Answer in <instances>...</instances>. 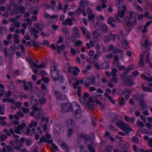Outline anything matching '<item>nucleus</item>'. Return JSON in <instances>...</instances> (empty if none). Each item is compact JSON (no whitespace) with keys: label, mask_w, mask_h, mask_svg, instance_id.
I'll return each mask as SVG.
<instances>
[{"label":"nucleus","mask_w":152,"mask_h":152,"mask_svg":"<svg viewBox=\"0 0 152 152\" xmlns=\"http://www.w3.org/2000/svg\"><path fill=\"white\" fill-rule=\"evenodd\" d=\"M92 35L93 38L96 39H98L99 37V33L96 31H93L92 33Z\"/></svg>","instance_id":"nucleus-45"},{"label":"nucleus","mask_w":152,"mask_h":152,"mask_svg":"<svg viewBox=\"0 0 152 152\" xmlns=\"http://www.w3.org/2000/svg\"><path fill=\"white\" fill-rule=\"evenodd\" d=\"M74 105L77 107V109H76L75 111L74 115L75 117L78 118H80L81 116V112L80 108V105L77 103H74Z\"/></svg>","instance_id":"nucleus-8"},{"label":"nucleus","mask_w":152,"mask_h":152,"mask_svg":"<svg viewBox=\"0 0 152 152\" xmlns=\"http://www.w3.org/2000/svg\"><path fill=\"white\" fill-rule=\"evenodd\" d=\"M80 28L82 31L83 34L85 35L87 38H89L90 37V36L88 34V32H86L87 31V29L83 27H81Z\"/></svg>","instance_id":"nucleus-24"},{"label":"nucleus","mask_w":152,"mask_h":152,"mask_svg":"<svg viewBox=\"0 0 152 152\" xmlns=\"http://www.w3.org/2000/svg\"><path fill=\"white\" fill-rule=\"evenodd\" d=\"M51 65L52 66L51 72L54 71H58L57 70L58 66L56 64H55L54 63H52Z\"/></svg>","instance_id":"nucleus-41"},{"label":"nucleus","mask_w":152,"mask_h":152,"mask_svg":"<svg viewBox=\"0 0 152 152\" xmlns=\"http://www.w3.org/2000/svg\"><path fill=\"white\" fill-rule=\"evenodd\" d=\"M142 88L143 90L145 91L148 92H152V88L149 87H145L144 85H142Z\"/></svg>","instance_id":"nucleus-28"},{"label":"nucleus","mask_w":152,"mask_h":152,"mask_svg":"<svg viewBox=\"0 0 152 152\" xmlns=\"http://www.w3.org/2000/svg\"><path fill=\"white\" fill-rule=\"evenodd\" d=\"M19 12L21 14H25V9L23 5H21L18 7Z\"/></svg>","instance_id":"nucleus-33"},{"label":"nucleus","mask_w":152,"mask_h":152,"mask_svg":"<svg viewBox=\"0 0 152 152\" xmlns=\"http://www.w3.org/2000/svg\"><path fill=\"white\" fill-rule=\"evenodd\" d=\"M87 106L90 110H92L96 107V105L95 104L91 103H88L87 104Z\"/></svg>","instance_id":"nucleus-40"},{"label":"nucleus","mask_w":152,"mask_h":152,"mask_svg":"<svg viewBox=\"0 0 152 152\" xmlns=\"http://www.w3.org/2000/svg\"><path fill=\"white\" fill-rule=\"evenodd\" d=\"M47 141V140L46 137L43 136H42L41 137L40 140V142L42 143V142H46Z\"/></svg>","instance_id":"nucleus-58"},{"label":"nucleus","mask_w":152,"mask_h":152,"mask_svg":"<svg viewBox=\"0 0 152 152\" xmlns=\"http://www.w3.org/2000/svg\"><path fill=\"white\" fill-rule=\"evenodd\" d=\"M133 149L135 152H140L139 149L137 148V146L135 145H133Z\"/></svg>","instance_id":"nucleus-63"},{"label":"nucleus","mask_w":152,"mask_h":152,"mask_svg":"<svg viewBox=\"0 0 152 152\" xmlns=\"http://www.w3.org/2000/svg\"><path fill=\"white\" fill-rule=\"evenodd\" d=\"M102 1V6L103 8H106L107 7L106 5L105 4L107 2V0H101Z\"/></svg>","instance_id":"nucleus-51"},{"label":"nucleus","mask_w":152,"mask_h":152,"mask_svg":"<svg viewBox=\"0 0 152 152\" xmlns=\"http://www.w3.org/2000/svg\"><path fill=\"white\" fill-rule=\"evenodd\" d=\"M51 3L52 5L51 8L53 10H54L56 4L55 1L54 0H52L51 1Z\"/></svg>","instance_id":"nucleus-60"},{"label":"nucleus","mask_w":152,"mask_h":152,"mask_svg":"<svg viewBox=\"0 0 152 152\" xmlns=\"http://www.w3.org/2000/svg\"><path fill=\"white\" fill-rule=\"evenodd\" d=\"M69 121H67L66 124L69 125L68 126L70 127L74 128L75 125L74 120L72 118H70L69 120Z\"/></svg>","instance_id":"nucleus-26"},{"label":"nucleus","mask_w":152,"mask_h":152,"mask_svg":"<svg viewBox=\"0 0 152 152\" xmlns=\"http://www.w3.org/2000/svg\"><path fill=\"white\" fill-rule=\"evenodd\" d=\"M53 148L51 149V151L52 152H55V151L54 148L56 150H58V148L57 146L54 143H52V145Z\"/></svg>","instance_id":"nucleus-55"},{"label":"nucleus","mask_w":152,"mask_h":152,"mask_svg":"<svg viewBox=\"0 0 152 152\" xmlns=\"http://www.w3.org/2000/svg\"><path fill=\"white\" fill-rule=\"evenodd\" d=\"M2 101L3 102H10L12 104H13L15 103V100L14 99L10 98L7 99L3 98L2 99Z\"/></svg>","instance_id":"nucleus-29"},{"label":"nucleus","mask_w":152,"mask_h":152,"mask_svg":"<svg viewBox=\"0 0 152 152\" xmlns=\"http://www.w3.org/2000/svg\"><path fill=\"white\" fill-rule=\"evenodd\" d=\"M33 64L35 67L39 69L45 68V65L44 63H42L40 65H38L36 64L34 62L33 63Z\"/></svg>","instance_id":"nucleus-32"},{"label":"nucleus","mask_w":152,"mask_h":152,"mask_svg":"<svg viewBox=\"0 0 152 152\" xmlns=\"http://www.w3.org/2000/svg\"><path fill=\"white\" fill-rule=\"evenodd\" d=\"M116 20L112 17H109L107 23L110 24L111 27L113 28H115L116 27L115 24L113 23L116 22Z\"/></svg>","instance_id":"nucleus-12"},{"label":"nucleus","mask_w":152,"mask_h":152,"mask_svg":"<svg viewBox=\"0 0 152 152\" xmlns=\"http://www.w3.org/2000/svg\"><path fill=\"white\" fill-rule=\"evenodd\" d=\"M72 20L70 18H67L63 21L62 24L64 26L69 25L72 26Z\"/></svg>","instance_id":"nucleus-16"},{"label":"nucleus","mask_w":152,"mask_h":152,"mask_svg":"<svg viewBox=\"0 0 152 152\" xmlns=\"http://www.w3.org/2000/svg\"><path fill=\"white\" fill-rule=\"evenodd\" d=\"M74 103L73 104L69 103L63 104L61 107L63 111L65 112H72L74 109L73 107Z\"/></svg>","instance_id":"nucleus-4"},{"label":"nucleus","mask_w":152,"mask_h":152,"mask_svg":"<svg viewBox=\"0 0 152 152\" xmlns=\"http://www.w3.org/2000/svg\"><path fill=\"white\" fill-rule=\"evenodd\" d=\"M101 67L103 69H108L110 67L108 64L107 62L102 63L101 65Z\"/></svg>","instance_id":"nucleus-38"},{"label":"nucleus","mask_w":152,"mask_h":152,"mask_svg":"<svg viewBox=\"0 0 152 152\" xmlns=\"http://www.w3.org/2000/svg\"><path fill=\"white\" fill-rule=\"evenodd\" d=\"M119 104L121 106H123L125 104V99L123 97H120L118 99Z\"/></svg>","instance_id":"nucleus-34"},{"label":"nucleus","mask_w":152,"mask_h":152,"mask_svg":"<svg viewBox=\"0 0 152 152\" xmlns=\"http://www.w3.org/2000/svg\"><path fill=\"white\" fill-rule=\"evenodd\" d=\"M125 83L129 86H131L134 84V83L130 78V77L128 76L125 81Z\"/></svg>","instance_id":"nucleus-20"},{"label":"nucleus","mask_w":152,"mask_h":152,"mask_svg":"<svg viewBox=\"0 0 152 152\" xmlns=\"http://www.w3.org/2000/svg\"><path fill=\"white\" fill-rule=\"evenodd\" d=\"M54 94L58 98L60 99H62L63 95L61 93L60 91H55L54 92Z\"/></svg>","instance_id":"nucleus-31"},{"label":"nucleus","mask_w":152,"mask_h":152,"mask_svg":"<svg viewBox=\"0 0 152 152\" xmlns=\"http://www.w3.org/2000/svg\"><path fill=\"white\" fill-rule=\"evenodd\" d=\"M3 131L6 134V135L3 134L1 135L0 138L1 141H4L6 139L7 137V135L11 136V134L12 135L13 137L15 138H18L19 137V136L18 135L15 134L14 130L12 128H10L9 130L7 129H4Z\"/></svg>","instance_id":"nucleus-3"},{"label":"nucleus","mask_w":152,"mask_h":152,"mask_svg":"<svg viewBox=\"0 0 152 152\" xmlns=\"http://www.w3.org/2000/svg\"><path fill=\"white\" fill-rule=\"evenodd\" d=\"M65 48V46L63 44L61 45V46H56V50L58 53L60 54V51L61 50L64 51V50Z\"/></svg>","instance_id":"nucleus-27"},{"label":"nucleus","mask_w":152,"mask_h":152,"mask_svg":"<svg viewBox=\"0 0 152 152\" xmlns=\"http://www.w3.org/2000/svg\"><path fill=\"white\" fill-rule=\"evenodd\" d=\"M116 122V126L121 128L124 130L125 133H128L131 131H132V129L127 124L124 123L123 121H120L119 122H116V121H113V123Z\"/></svg>","instance_id":"nucleus-1"},{"label":"nucleus","mask_w":152,"mask_h":152,"mask_svg":"<svg viewBox=\"0 0 152 152\" xmlns=\"http://www.w3.org/2000/svg\"><path fill=\"white\" fill-rule=\"evenodd\" d=\"M140 104H141V108H143V109H145V108L147 106V104L146 102L144 101L143 100L140 102Z\"/></svg>","instance_id":"nucleus-44"},{"label":"nucleus","mask_w":152,"mask_h":152,"mask_svg":"<svg viewBox=\"0 0 152 152\" xmlns=\"http://www.w3.org/2000/svg\"><path fill=\"white\" fill-rule=\"evenodd\" d=\"M87 147L90 152H95L94 149L91 145H88Z\"/></svg>","instance_id":"nucleus-49"},{"label":"nucleus","mask_w":152,"mask_h":152,"mask_svg":"<svg viewBox=\"0 0 152 152\" xmlns=\"http://www.w3.org/2000/svg\"><path fill=\"white\" fill-rule=\"evenodd\" d=\"M41 120L42 121H45L46 123H48L49 122V119L48 118L43 116L42 117Z\"/></svg>","instance_id":"nucleus-62"},{"label":"nucleus","mask_w":152,"mask_h":152,"mask_svg":"<svg viewBox=\"0 0 152 152\" xmlns=\"http://www.w3.org/2000/svg\"><path fill=\"white\" fill-rule=\"evenodd\" d=\"M26 124L24 123H22L20 124L19 125L17 126L20 130L23 129L25 126Z\"/></svg>","instance_id":"nucleus-52"},{"label":"nucleus","mask_w":152,"mask_h":152,"mask_svg":"<svg viewBox=\"0 0 152 152\" xmlns=\"http://www.w3.org/2000/svg\"><path fill=\"white\" fill-rule=\"evenodd\" d=\"M137 18L134 17L132 21H131V19L128 17H126L125 18V22L126 26L128 27L134 25L137 23Z\"/></svg>","instance_id":"nucleus-6"},{"label":"nucleus","mask_w":152,"mask_h":152,"mask_svg":"<svg viewBox=\"0 0 152 152\" xmlns=\"http://www.w3.org/2000/svg\"><path fill=\"white\" fill-rule=\"evenodd\" d=\"M68 85L67 84H65L61 87L62 89L65 93H66L68 91Z\"/></svg>","instance_id":"nucleus-43"},{"label":"nucleus","mask_w":152,"mask_h":152,"mask_svg":"<svg viewBox=\"0 0 152 152\" xmlns=\"http://www.w3.org/2000/svg\"><path fill=\"white\" fill-rule=\"evenodd\" d=\"M37 125V123L36 122H33V123H31L29 124V126L30 128L32 127H35Z\"/></svg>","instance_id":"nucleus-59"},{"label":"nucleus","mask_w":152,"mask_h":152,"mask_svg":"<svg viewBox=\"0 0 152 152\" xmlns=\"http://www.w3.org/2000/svg\"><path fill=\"white\" fill-rule=\"evenodd\" d=\"M119 145L120 147L122 149H124V151L129 150V145L128 143L125 141L121 140L119 142Z\"/></svg>","instance_id":"nucleus-9"},{"label":"nucleus","mask_w":152,"mask_h":152,"mask_svg":"<svg viewBox=\"0 0 152 152\" xmlns=\"http://www.w3.org/2000/svg\"><path fill=\"white\" fill-rule=\"evenodd\" d=\"M74 130L72 128H69L67 131V136L68 137H71L73 133Z\"/></svg>","instance_id":"nucleus-36"},{"label":"nucleus","mask_w":152,"mask_h":152,"mask_svg":"<svg viewBox=\"0 0 152 152\" xmlns=\"http://www.w3.org/2000/svg\"><path fill=\"white\" fill-rule=\"evenodd\" d=\"M119 58L117 55H115L114 56L113 64L115 66H118L120 64L119 62Z\"/></svg>","instance_id":"nucleus-17"},{"label":"nucleus","mask_w":152,"mask_h":152,"mask_svg":"<svg viewBox=\"0 0 152 152\" xmlns=\"http://www.w3.org/2000/svg\"><path fill=\"white\" fill-rule=\"evenodd\" d=\"M15 132L16 133L19 134H21V132L20 130L19 129L17 126H15L14 127Z\"/></svg>","instance_id":"nucleus-50"},{"label":"nucleus","mask_w":152,"mask_h":152,"mask_svg":"<svg viewBox=\"0 0 152 152\" xmlns=\"http://www.w3.org/2000/svg\"><path fill=\"white\" fill-rule=\"evenodd\" d=\"M91 137L90 136L88 135H86V137L85 138V143L86 144H87L88 142L90 143H91L92 141L91 140Z\"/></svg>","instance_id":"nucleus-39"},{"label":"nucleus","mask_w":152,"mask_h":152,"mask_svg":"<svg viewBox=\"0 0 152 152\" xmlns=\"http://www.w3.org/2000/svg\"><path fill=\"white\" fill-rule=\"evenodd\" d=\"M62 31L64 34L65 39L69 40L70 38V35L68 29L65 28H63L62 29Z\"/></svg>","instance_id":"nucleus-18"},{"label":"nucleus","mask_w":152,"mask_h":152,"mask_svg":"<svg viewBox=\"0 0 152 152\" xmlns=\"http://www.w3.org/2000/svg\"><path fill=\"white\" fill-rule=\"evenodd\" d=\"M21 108L22 111L25 113H28L29 111V109L28 108L22 107Z\"/></svg>","instance_id":"nucleus-57"},{"label":"nucleus","mask_w":152,"mask_h":152,"mask_svg":"<svg viewBox=\"0 0 152 152\" xmlns=\"http://www.w3.org/2000/svg\"><path fill=\"white\" fill-rule=\"evenodd\" d=\"M42 80L46 83H48L49 82V78L48 77H43L42 78Z\"/></svg>","instance_id":"nucleus-56"},{"label":"nucleus","mask_w":152,"mask_h":152,"mask_svg":"<svg viewBox=\"0 0 152 152\" xmlns=\"http://www.w3.org/2000/svg\"><path fill=\"white\" fill-rule=\"evenodd\" d=\"M51 75L53 80L56 81L59 77V72L58 71H52L51 72Z\"/></svg>","instance_id":"nucleus-14"},{"label":"nucleus","mask_w":152,"mask_h":152,"mask_svg":"<svg viewBox=\"0 0 152 152\" xmlns=\"http://www.w3.org/2000/svg\"><path fill=\"white\" fill-rule=\"evenodd\" d=\"M31 41L32 42V45L35 48H38L39 47V45L36 42L34 41Z\"/></svg>","instance_id":"nucleus-61"},{"label":"nucleus","mask_w":152,"mask_h":152,"mask_svg":"<svg viewBox=\"0 0 152 152\" xmlns=\"http://www.w3.org/2000/svg\"><path fill=\"white\" fill-rule=\"evenodd\" d=\"M137 126H140L141 127H142L144 126V125L142 122L140 120H138L137 121Z\"/></svg>","instance_id":"nucleus-48"},{"label":"nucleus","mask_w":152,"mask_h":152,"mask_svg":"<svg viewBox=\"0 0 152 152\" xmlns=\"http://www.w3.org/2000/svg\"><path fill=\"white\" fill-rule=\"evenodd\" d=\"M39 75L42 76H45L47 75V73L45 71L41 70L39 71Z\"/></svg>","instance_id":"nucleus-53"},{"label":"nucleus","mask_w":152,"mask_h":152,"mask_svg":"<svg viewBox=\"0 0 152 152\" xmlns=\"http://www.w3.org/2000/svg\"><path fill=\"white\" fill-rule=\"evenodd\" d=\"M141 45L142 49L145 48L149 46V39L148 38H146L145 42H141Z\"/></svg>","instance_id":"nucleus-22"},{"label":"nucleus","mask_w":152,"mask_h":152,"mask_svg":"<svg viewBox=\"0 0 152 152\" xmlns=\"http://www.w3.org/2000/svg\"><path fill=\"white\" fill-rule=\"evenodd\" d=\"M14 53V51L12 50V49H9L8 50V57L10 58H12L13 57Z\"/></svg>","instance_id":"nucleus-37"},{"label":"nucleus","mask_w":152,"mask_h":152,"mask_svg":"<svg viewBox=\"0 0 152 152\" xmlns=\"http://www.w3.org/2000/svg\"><path fill=\"white\" fill-rule=\"evenodd\" d=\"M79 84L80 81H79V80H76L75 82V83H74L73 84V88L75 89L77 88Z\"/></svg>","instance_id":"nucleus-46"},{"label":"nucleus","mask_w":152,"mask_h":152,"mask_svg":"<svg viewBox=\"0 0 152 152\" xmlns=\"http://www.w3.org/2000/svg\"><path fill=\"white\" fill-rule=\"evenodd\" d=\"M23 84L24 85L23 88L25 91H28L29 89V88H30V90L32 91L33 88V85L31 82H29L28 83H26L25 81L24 80Z\"/></svg>","instance_id":"nucleus-10"},{"label":"nucleus","mask_w":152,"mask_h":152,"mask_svg":"<svg viewBox=\"0 0 152 152\" xmlns=\"http://www.w3.org/2000/svg\"><path fill=\"white\" fill-rule=\"evenodd\" d=\"M61 145L62 148L65 149L66 150L68 151L69 150V148L68 146L64 142Z\"/></svg>","instance_id":"nucleus-54"},{"label":"nucleus","mask_w":152,"mask_h":152,"mask_svg":"<svg viewBox=\"0 0 152 152\" xmlns=\"http://www.w3.org/2000/svg\"><path fill=\"white\" fill-rule=\"evenodd\" d=\"M132 140L133 142L136 143H138L139 141V139L136 136L132 137Z\"/></svg>","instance_id":"nucleus-64"},{"label":"nucleus","mask_w":152,"mask_h":152,"mask_svg":"<svg viewBox=\"0 0 152 152\" xmlns=\"http://www.w3.org/2000/svg\"><path fill=\"white\" fill-rule=\"evenodd\" d=\"M104 96L113 104H115L116 103L115 101L113 100L112 97L110 96L107 93H105L104 94Z\"/></svg>","instance_id":"nucleus-25"},{"label":"nucleus","mask_w":152,"mask_h":152,"mask_svg":"<svg viewBox=\"0 0 152 152\" xmlns=\"http://www.w3.org/2000/svg\"><path fill=\"white\" fill-rule=\"evenodd\" d=\"M9 21L12 22V26L17 28L19 27L20 25V22L17 21V19L16 18H11L9 19Z\"/></svg>","instance_id":"nucleus-13"},{"label":"nucleus","mask_w":152,"mask_h":152,"mask_svg":"<svg viewBox=\"0 0 152 152\" xmlns=\"http://www.w3.org/2000/svg\"><path fill=\"white\" fill-rule=\"evenodd\" d=\"M113 53L114 54L119 53L120 54V58L121 59L123 58L124 55V52L117 47L114 48L113 50Z\"/></svg>","instance_id":"nucleus-11"},{"label":"nucleus","mask_w":152,"mask_h":152,"mask_svg":"<svg viewBox=\"0 0 152 152\" xmlns=\"http://www.w3.org/2000/svg\"><path fill=\"white\" fill-rule=\"evenodd\" d=\"M118 72L117 70L115 68H113L112 69L111 75L112 77H116V73Z\"/></svg>","instance_id":"nucleus-42"},{"label":"nucleus","mask_w":152,"mask_h":152,"mask_svg":"<svg viewBox=\"0 0 152 152\" xmlns=\"http://www.w3.org/2000/svg\"><path fill=\"white\" fill-rule=\"evenodd\" d=\"M7 31V28L4 27H0V32L1 34L6 33Z\"/></svg>","instance_id":"nucleus-47"},{"label":"nucleus","mask_w":152,"mask_h":152,"mask_svg":"<svg viewBox=\"0 0 152 152\" xmlns=\"http://www.w3.org/2000/svg\"><path fill=\"white\" fill-rule=\"evenodd\" d=\"M144 97L143 94H136L134 96V98L135 99L138 100L140 102L142 101Z\"/></svg>","instance_id":"nucleus-23"},{"label":"nucleus","mask_w":152,"mask_h":152,"mask_svg":"<svg viewBox=\"0 0 152 152\" xmlns=\"http://www.w3.org/2000/svg\"><path fill=\"white\" fill-rule=\"evenodd\" d=\"M122 46L125 49H127L129 47V45L127 40L124 38L122 39L121 41Z\"/></svg>","instance_id":"nucleus-15"},{"label":"nucleus","mask_w":152,"mask_h":152,"mask_svg":"<svg viewBox=\"0 0 152 152\" xmlns=\"http://www.w3.org/2000/svg\"><path fill=\"white\" fill-rule=\"evenodd\" d=\"M111 40V37L109 35H106L103 38L104 42L105 43H107Z\"/></svg>","instance_id":"nucleus-35"},{"label":"nucleus","mask_w":152,"mask_h":152,"mask_svg":"<svg viewBox=\"0 0 152 152\" xmlns=\"http://www.w3.org/2000/svg\"><path fill=\"white\" fill-rule=\"evenodd\" d=\"M78 28L75 26L74 27L73 29V34L75 38H79L80 36L78 31Z\"/></svg>","instance_id":"nucleus-21"},{"label":"nucleus","mask_w":152,"mask_h":152,"mask_svg":"<svg viewBox=\"0 0 152 152\" xmlns=\"http://www.w3.org/2000/svg\"><path fill=\"white\" fill-rule=\"evenodd\" d=\"M34 27L31 28L30 30V32L31 34L34 35V38L35 39L38 38V36L37 34L39 33V29L40 31H42L43 29V27L42 25L41 24L34 23Z\"/></svg>","instance_id":"nucleus-2"},{"label":"nucleus","mask_w":152,"mask_h":152,"mask_svg":"<svg viewBox=\"0 0 152 152\" xmlns=\"http://www.w3.org/2000/svg\"><path fill=\"white\" fill-rule=\"evenodd\" d=\"M126 10V7H123V10H121V11H118V14L115 15V18L116 19H117L118 22H121V20L119 18V17L121 18H123L125 15V12Z\"/></svg>","instance_id":"nucleus-7"},{"label":"nucleus","mask_w":152,"mask_h":152,"mask_svg":"<svg viewBox=\"0 0 152 152\" xmlns=\"http://www.w3.org/2000/svg\"><path fill=\"white\" fill-rule=\"evenodd\" d=\"M102 31L104 33H106L108 30V27L105 24H103L101 26Z\"/></svg>","instance_id":"nucleus-30"},{"label":"nucleus","mask_w":152,"mask_h":152,"mask_svg":"<svg viewBox=\"0 0 152 152\" xmlns=\"http://www.w3.org/2000/svg\"><path fill=\"white\" fill-rule=\"evenodd\" d=\"M14 151L13 149L9 145H7L6 148L3 147L2 149L3 152H13Z\"/></svg>","instance_id":"nucleus-19"},{"label":"nucleus","mask_w":152,"mask_h":152,"mask_svg":"<svg viewBox=\"0 0 152 152\" xmlns=\"http://www.w3.org/2000/svg\"><path fill=\"white\" fill-rule=\"evenodd\" d=\"M84 79L85 80L84 85L85 87L87 88H88L91 85L95 83L96 78L94 77H85Z\"/></svg>","instance_id":"nucleus-5"}]
</instances>
